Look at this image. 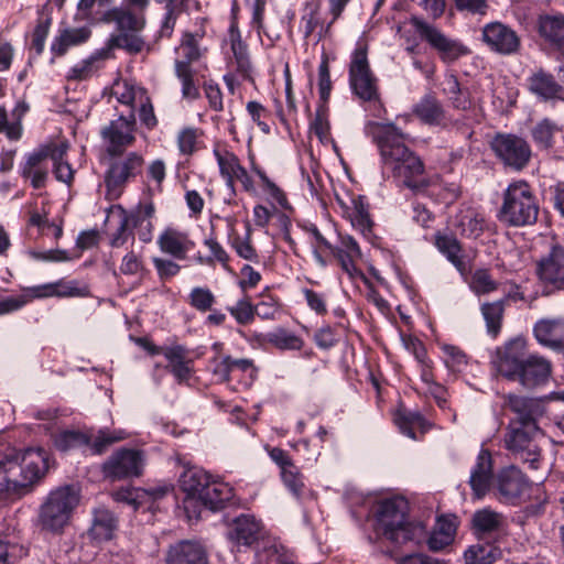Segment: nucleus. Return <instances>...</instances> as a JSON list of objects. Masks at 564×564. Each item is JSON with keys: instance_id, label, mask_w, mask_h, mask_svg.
Listing matches in <instances>:
<instances>
[{"instance_id": "obj_9", "label": "nucleus", "mask_w": 564, "mask_h": 564, "mask_svg": "<svg viewBox=\"0 0 564 564\" xmlns=\"http://www.w3.org/2000/svg\"><path fill=\"white\" fill-rule=\"evenodd\" d=\"M411 25L419 37L435 51L438 58L445 64H453L463 56L471 53L468 46L459 40L447 36L441 29L419 17H411Z\"/></svg>"}, {"instance_id": "obj_26", "label": "nucleus", "mask_w": 564, "mask_h": 564, "mask_svg": "<svg viewBox=\"0 0 564 564\" xmlns=\"http://www.w3.org/2000/svg\"><path fill=\"white\" fill-rule=\"evenodd\" d=\"M101 20L106 23H115L118 32L142 31L145 26V15L121 3L107 10Z\"/></svg>"}, {"instance_id": "obj_51", "label": "nucleus", "mask_w": 564, "mask_h": 564, "mask_svg": "<svg viewBox=\"0 0 564 564\" xmlns=\"http://www.w3.org/2000/svg\"><path fill=\"white\" fill-rule=\"evenodd\" d=\"M188 304L200 313L210 312L216 304V296L206 286H195L188 294Z\"/></svg>"}, {"instance_id": "obj_41", "label": "nucleus", "mask_w": 564, "mask_h": 564, "mask_svg": "<svg viewBox=\"0 0 564 564\" xmlns=\"http://www.w3.org/2000/svg\"><path fill=\"white\" fill-rule=\"evenodd\" d=\"M471 523L478 534L494 533L505 524V516L492 509L484 508L473 514Z\"/></svg>"}, {"instance_id": "obj_8", "label": "nucleus", "mask_w": 564, "mask_h": 564, "mask_svg": "<svg viewBox=\"0 0 564 564\" xmlns=\"http://www.w3.org/2000/svg\"><path fill=\"white\" fill-rule=\"evenodd\" d=\"M543 436L544 432L539 425H507L503 443L506 449L516 458L528 463L532 469H538L542 458V451L538 442Z\"/></svg>"}, {"instance_id": "obj_32", "label": "nucleus", "mask_w": 564, "mask_h": 564, "mask_svg": "<svg viewBox=\"0 0 564 564\" xmlns=\"http://www.w3.org/2000/svg\"><path fill=\"white\" fill-rule=\"evenodd\" d=\"M261 523L253 516L241 514L234 520L229 538L241 545H252L260 538Z\"/></svg>"}, {"instance_id": "obj_57", "label": "nucleus", "mask_w": 564, "mask_h": 564, "mask_svg": "<svg viewBox=\"0 0 564 564\" xmlns=\"http://www.w3.org/2000/svg\"><path fill=\"white\" fill-rule=\"evenodd\" d=\"M306 231L313 237L314 242L312 243L313 247V254L315 261L321 267H326L327 261L324 258V250H327L332 252L333 245L321 234L318 228L315 225H311L310 227H306Z\"/></svg>"}, {"instance_id": "obj_47", "label": "nucleus", "mask_w": 564, "mask_h": 564, "mask_svg": "<svg viewBox=\"0 0 564 564\" xmlns=\"http://www.w3.org/2000/svg\"><path fill=\"white\" fill-rule=\"evenodd\" d=\"M505 313V300H499L491 303H484L481 305V314L486 322L487 332L492 337L501 330L502 319Z\"/></svg>"}, {"instance_id": "obj_39", "label": "nucleus", "mask_w": 564, "mask_h": 564, "mask_svg": "<svg viewBox=\"0 0 564 564\" xmlns=\"http://www.w3.org/2000/svg\"><path fill=\"white\" fill-rule=\"evenodd\" d=\"M502 557V550L492 543L470 545L464 553L466 564H494Z\"/></svg>"}, {"instance_id": "obj_36", "label": "nucleus", "mask_w": 564, "mask_h": 564, "mask_svg": "<svg viewBox=\"0 0 564 564\" xmlns=\"http://www.w3.org/2000/svg\"><path fill=\"white\" fill-rule=\"evenodd\" d=\"M31 292L33 293L34 299H43L50 296L73 297L85 296L87 294L86 288H78L74 281H57L54 283L31 286Z\"/></svg>"}, {"instance_id": "obj_34", "label": "nucleus", "mask_w": 564, "mask_h": 564, "mask_svg": "<svg viewBox=\"0 0 564 564\" xmlns=\"http://www.w3.org/2000/svg\"><path fill=\"white\" fill-rule=\"evenodd\" d=\"M563 132V127L554 119L543 118L531 129V138L540 150H550L555 144V138Z\"/></svg>"}, {"instance_id": "obj_40", "label": "nucleus", "mask_w": 564, "mask_h": 564, "mask_svg": "<svg viewBox=\"0 0 564 564\" xmlns=\"http://www.w3.org/2000/svg\"><path fill=\"white\" fill-rule=\"evenodd\" d=\"M138 32L139 31H121L111 34L106 43V50L112 51L115 48H121L133 55L141 53L145 42L138 35Z\"/></svg>"}, {"instance_id": "obj_54", "label": "nucleus", "mask_w": 564, "mask_h": 564, "mask_svg": "<svg viewBox=\"0 0 564 564\" xmlns=\"http://www.w3.org/2000/svg\"><path fill=\"white\" fill-rule=\"evenodd\" d=\"M175 75L182 84V97L188 100H196L199 98V89L195 85L193 68L174 67Z\"/></svg>"}, {"instance_id": "obj_19", "label": "nucleus", "mask_w": 564, "mask_h": 564, "mask_svg": "<svg viewBox=\"0 0 564 564\" xmlns=\"http://www.w3.org/2000/svg\"><path fill=\"white\" fill-rule=\"evenodd\" d=\"M538 275L556 290H564V247L554 245L549 254L538 262Z\"/></svg>"}, {"instance_id": "obj_60", "label": "nucleus", "mask_w": 564, "mask_h": 564, "mask_svg": "<svg viewBox=\"0 0 564 564\" xmlns=\"http://www.w3.org/2000/svg\"><path fill=\"white\" fill-rule=\"evenodd\" d=\"M471 289L477 294H488L498 289V283L492 280L487 270H476L471 278Z\"/></svg>"}, {"instance_id": "obj_1", "label": "nucleus", "mask_w": 564, "mask_h": 564, "mask_svg": "<svg viewBox=\"0 0 564 564\" xmlns=\"http://www.w3.org/2000/svg\"><path fill=\"white\" fill-rule=\"evenodd\" d=\"M47 468L48 457L43 448H28L20 453L7 447L0 452V496L20 498L29 494Z\"/></svg>"}, {"instance_id": "obj_53", "label": "nucleus", "mask_w": 564, "mask_h": 564, "mask_svg": "<svg viewBox=\"0 0 564 564\" xmlns=\"http://www.w3.org/2000/svg\"><path fill=\"white\" fill-rule=\"evenodd\" d=\"M234 54L237 72L245 78H250L252 64L248 52V46L242 40L232 41L230 44Z\"/></svg>"}, {"instance_id": "obj_44", "label": "nucleus", "mask_w": 564, "mask_h": 564, "mask_svg": "<svg viewBox=\"0 0 564 564\" xmlns=\"http://www.w3.org/2000/svg\"><path fill=\"white\" fill-rule=\"evenodd\" d=\"M91 434V442L87 445L93 455H101L108 448L120 441L126 440L127 433L122 430L110 431L108 429L98 430L96 434Z\"/></svg>"}, {"instance_id": "obj_37", "label": "nucleus", "mask_w": 564, "mask_h": 564, "mask_svg": "<svg viewBox=\"0 0 564 564\" xmlns=\"http://www.w3.org/2000/svg\"><path fill=\"white\" fill-rule=\"evenodd\" d=\"M91 35V31L86 28L64 29L54 39L51 50L57 56L66 54L70 46H76L85 43Z\"/></svg>"}, {"instance_id": "obj_15", "label": "nucleus", "mask_w": 564, "mask_h": 564, "mask_svg": "<svg viewBox=\"0 0 564 564\" xmlns=\"http://www.w3.org/2000/svg\"><path fill=\"white\" fill-rule=\"evenodd\" d=\"M135 117L133 111L128 117L120 116L116 120H111L100 134L106 142V153L117 154L126 152L135 142Z\"/></svg>"}, {"instance_id": "obj_5", "label": "nucleus", "mask_w": 564, "mask_h": 564, "mask_svg": "<svg viewBox=\"0 0 564 564\" xmlns=\"http://www.w3.org/2000/svg\"><path fill=\"white\" fill-rule=\"evenodd\" d=\"M366 134L377 145L383 169L390 173L404 165L417 154L405 144V134L394 123L370 121L365 127Z\"/></svg>"}, {"instance_id": "obj_45", "label": "nucleus", "mask_w": 564, "mask_h": 564, "mask_svg": "<svg viewBox=\"0 0 564 564\" xmlns=\"http://www.w3.org/2000/svg\"><path fill=\"white\" fill-rule=\"evenodd\" d=\"M91 442L89 432L65 430L54 436V446L61 452L87 446Z\"/></svg>"}, {"instance_id": "obj_62", "label": "nucleus", "mask_w": 564, "mask_h": 564, "mask_svg": "<svg viewBox=\"0 0 564 564\" xmlns=\"http://www.w3.org/2000/svg\"><path fill=\"white\" fill-rule=\"evenodd\" d=\"M460 235L477 238L484 231V220L475 215H464L457 225Z\"/></svg>"}, {"instance_id": "obj_14", "label": "nucleus", "mask_w": 564, "mask_h": 564, "mask_svg": "<svg viewBox=\"0 0 564 564\" xmlns=\"http://www.w3.org/2000/svg\"><path fill=\"white\" fill-rule=\"evenodd\" d=\"M529 486L527 476L514 465L499 470L492 482L497 498L510 505H517Z\"/></svg>"}, {"instance_id": "obj_12", "label": "nucleus", "mask_w": 564, "mask_h": 564, "mask_svg": "<svg viewBox=\"0 0 564 564\" xmlns=\"http://www.w3.org/2000/svg\"><path fill=\"white\" fill-rule=\"evenodd\" d=\"M503 404L513 414L508 423L510 426L539 425L545 414L544 403L538 398L508 393L503 395Z\"/></svg>"}, {"instance_id": "obj_7", "label": "nucleus", "mask_w": 564, "mask_h": 564, "mask_svg": "<svg viewBox=\"0 0 564 564\" xmlns=\"http://www.w3.org/2000/svg\"><path fill=\"white\" fill-rule=\"evenodd\" d=\"M107 156L106 199L113 202L123 194L127 184L142 173L144 158L135 151L107 154Z\"/></svg>"}, {"instance_id": "obj_29", "label": "nucleus", "mask_w": 564, "mask_h": 564, "mask_svg": "<svg viewBox=\"0 0 564 564\" xmlns=\"http://www.w3.org/2000/svg\"><path fill=\"white\" fill-rule=\"evenodd\" d=\"M164 357L167 360L165 369L171 372L178 383L187 381L193 372V360L188 350L182 345L165 347Z\"/></svg>"}, {"instance_id": "obj_35", "label": "nucleus", "mask_w": 564, "mask_h": 564, "mask_svg": "<svg viewBox=\"0 0 564 564\" xmlns=\"http://www.w3.org/2000/svg\"><path fill=\"white\" fill-rule=\"evenodd\" d=\"M455 534L456 525L454 521L445 517H440L434 530L431 534L426 533V536L422 542L426 541L429 549L437 552L448 546L454 541Z\"/></svg>"}, {"instance_id": "obj_10", "label": "nucleus", "mask_w": 564, "mask_h": 564, "mask_svg": "<svg viewBox=\"0 0 564 564\" xmlns=\"http://www.w3.org/2000/svg\"><path fill=\"white\" fill-rule=\"evenodd\" d=\"M349 85L352 93L365 102H372L381 107L378 79L372 74L368 62L366 45H358L349 65Z\"/></svg>"}, {"instance_id": "obj_11", "label": "nucleus", "mask_w": 564, "mask_h": 564, "mask_svg": "<svg viewBox=\"0 0 564 564\" xmlns=\"http://www.w3.org/2000/svg\"><path fill=\"white\" fill-rule=\"evenodd\" d=\"M489 145L505 167L517 172L524 170L532 158L529 142L514 133L498 132L492 137Z\"/></svg>"}, {"instance_id": "obj_20", "label": "nucleus", "mask_w": 564, "mask_h": 564, "mask_svg": "<svg viewBox=\"0 0 564 564\" xmlns=\"http://www.w3.org/2000/svg\"><path fill=\"white\" fill-rule=\"evenodd\" d=\"M165 564H209L206 549L191 540L178 541L166 551Z\"/></svg>"}, {"instance_id": "obj_24", "label": "nucleus", "mask_w": 564, "mask_h": 564, "mask_svg": "<svg viewBox=\"0 0 564 564\" xmlns=\"http://www.w3.org/2000/svg\"><path fill=\"white\" fill-rule=\"evenodd\" d=\"M538 343L554 351H564V318H542L533 327Z\"/></svg>"}, {"instance_id": "obj_46", "label": "nucleus", "mask_w": 564, "mask_h": 564, "mask_svg": "<svg viewBox=\"0 0 564 564\" xmlns=\"http://www.w3.org/2000/svg\"><path fill=\"white\" fill-rule=\"evenodd\" d=\"M352 210L350 213L351 225L358 229L365 237L372 232V219L369 214V206L361 196L352 199Z\"/></svg>"}, {"instance_id": "obj_58", "label": "nucleus", "mask_w": 564, "mask_h": 564, "mask_svg": "<svg viewBox=\"0 0 564 564\" xmlns=\"http://www.w3.org/2000/svg\"><path fill=\"white\" fill-rule=\"evenodd\" d=\"M34 300L31 288H25L19 295L8 296L0 300V315L10 314L21 310Z\"/></svg>"}, {"instance_id": "obj_17", "label": "nucleus", "mask_w": 564, "mask_h": 564, "mask_svg": "<svg viewBox=\"0 0 564 564\" xmlns=\"http://www.w3.org/2000/svg\"><path fill=\"white\" fill-rule=\"evenodd\" d=\"M116 208L120 210L121 215H124L130 229L137 231L142 242L152 241L154 228L152 219L155 215V206L152 200L140 202L131 210H127L121 205H117Z\"/></svg>"}, {"instance_id": "obj_6", "label": "nucleus", "mask_w": 564, "mask_h": 564, "mask_svg": "<svg viewBox=\"0 0 564 564\" xmlns=\"http://www.w3.org/2000/svg\"><path fill=\"white\" fill-rule=\"evenodd\" d=\"M79 503V492L72 485L52 490L40 507L39 523L43 530L61 532Z\"/></svg>"}, {"instance_id": "obj_52", "label": "nucleus", "mask_w": 564, "mask_h": 564, "mask_svg": "<svg viewBox=\"0 0 564 564\" xmlns=\"http://www.w3.org/2000/svg\"><path fill=\"white\" fill-rule=\"evenodd\" d=\"M311 131L322 143L330 140V124L328 121V108L326 105H318L315 118L310 126Z\"/></svg>"}, {"instance_id": "obj_50", "label": "nucleus", "mask_w": 564, "mask_h": 564, "mask_svg": "<svg viewBox=\"0 0 564 564\" xmlns=\"http://www.w3.org/2000/svg\"><path fill=\"white\" fill-rule=\"evenodd\" d=\"M214 154L219 166L220 175L225 180L227 188H232V175L241 165L238 156L232 152L219 150H214Z\"/></svg>"}, {"instance_id": "obj_3", "label": "nucleus", "mask_w": 564, "mask_h": 564, "mask_svg": "<svg viewBox=\"0 0 564 564\" xmlns=\"http://www.w3.org/2000/svg\"><path fill=\"white\" fill-rule=\"evenodd\" d=\"M408 514L409 503L404 498L381 501L376 512L377 531L394 544H421L426 536V527L421 521H410Z\"/></svg>"}, {"instance_id": "obj_28", "label": "nucleus", "mask_w": 564, "mask_h": 564, "mask_svg": "<svg viewBox=\"0 0 564 564\" xmlns=\"http://www.w3.org/2000/svg\"><path fill=\"white\" fill-rule=\"evenodd\" d=\"M158 245L162 252L178 260H184L187 252L195 247V243L189 239L188 234L173 228H167L160 235Z\"/></svg>"}, {"instance_id": "obj_55", "label": "nucleus", "mask_w": 564, "mask_h": 564, "mask_svg": "<svg viewBox=\"0 0 564 564\" xmlns=\"http://www.w3.org/2000/svg\"><path fill=\"white\" fill-rule=\"evenodd\" d=\"M228 311L239 325H248L256 317L254 305L248 296L238 300L234 306L228 307Z\"/></svg>"}, {"instance_id": "obj_49", "label": "nucleus", "mask_w": 564, "mask_h": 564, "mask_svg": "<svg viewBox=\"0 0 564 564\" xmlns=\"http://www.w3.org/2000/svg\"><path fill=\"white\" fill-rule=\"evenodd\" d=\"M204 246L209 249L210 254L207 257L198 254L196 257L198 263L214 265L216 262H219L224 269L229 270V254L213 234L204 240Z\"/></svg>"}, {"instance_id": "obj_38", "label": "nucleus", "mask_w": 564, "mask_h": 564, "mask_svg": "<svg viewBox=\"0 0 564 564\" xmlns=\"http://www.w3.org/2000/svg\"><path fill=\"white\" fill-rule=\"evenodd\" d=\"M434 243L438 251L443 253L455 268L459 271L465 269L462 257V246L455 236L437 231L434 236Z\"/></svg>"}, {"instance_id": "obj_4", "label": "nucleus", "mask_w": 564, "mask_h": 564, "mask_svg": "<svg viewBox=\"0 0 564 564\" xmlns=\"http://www.w3.org/2000/svg\"><path fill=\"white\" fill-rule=\"evenodd\" d=\"M540 206L531 185L516 181L502 194L497 218L508 227H525L536 223Z\"/></svg>"}, {"instance_id": "obj_63", "label": "nucleus", "mask_w": 564, "mask_h": 564, "mask_svg": "<svg viewBox=\"0 0 564 564\" xmlns=\"http://www.w3.org/2000/svg\"><path fill=\"white\" fill-rule=\"evenodd\" d=\"M301 24L303 25L304 39H308L316 28L321 25L319 22V4H308L305 9V13L301 18Z\"/></svg>"}, {"instance_id": "obj_33", "label": "nucleus", "mask_w": 564, "mask_h": 564, "mask_svg": "<svg viewBox=\"0 0 564 564\" xmlns=\"http://www.w3.org/2000/svg\"><path fill=\"white\" fill-rule=\"evenodd\" d=\"M234 497L235 494L232 487L227 482L214 479L205 489L199 502L212 511H219L226 508Z\"/></svg>"}, {"instance_id": "obj_59", "label": "nucleus", "mask_w": 564, "mask_h": 564, "mask_svg": "<svg viewBox=\"0 0 564 564\" xmlns=\"http://www.w3.org/2000/svg\"><path fill=\"white\" fill-rule=\"evenodd\" d=\"M200 132L194 127L183 128L177 134L178 151L183 155H192L196 150L197 139Z\"/></svg>"}, {"instance_id": "obj_61", "label": "nucleus", "mask_w": 564, "mask_h": 564, "mask_svg": "<svg viewBox=\"0 0 564 564\" xmlns=\"http://www.w3.org/2000/svg\"><path fill=\"white\" fill-rule=\"evenodd\" d=\"M332 91V80L328 59L324 57L318 66V93H319V105H326L328 102Z\"/></svg>"}, {"instance_id": "obj_23", "label": "nucleus", "mask_w": 564, "mask_h": 564, "mask_svg": "<svg viewBox=\"0 0 564 564\" xmlns=\"http://www.w3.org/2000/svg\"><path fill=\"white\" fill-rule=\"evenodd\" d=\"M536 30L545 44L564 55V14L539 15Z\"/></svg>"}, {"instance_id": "obj_21", "label": "nucleus", "mask_w": 564, "mask_h": 564, "mask_svg": "<svg viewBox=\"0 0 564 564\" xmlns=\"http://www.w3.org/2000/svg\"><path fill=\"white\" fill-rule=\"evenodd\" d=\"M214 478L207 471L198 467H191L184 470L181 475L180 484L183 491L186 494L184 501L185 510L188 511L191 506H194L200 500L207 486L213 482Z\"/></svg>"}, {"instance_id": "obj_2", "label": "nucleus", "mask_w": 564, "mask_h": 564, "mask_svg": "<svg viewBox=\"0 0 564 564\" xmlns=\"http://www.w3.org/2000/svg\"><path fill=\"white\" fill-rule=\"evenodd\" d=\"M492 366L501 377L528 390L546 383L552 373L551 361L538 355H528L527 343L520 337L497 348Z\"/></svg>"}, {"instance_id": "obj_30", "label": "nucleus", "mask_w": 564, "mask_h": 564, "mask_svg": "<svg viewBox=\"0 0 564 564\" xmlns=\"http://www.w3.org/2000/svg\"><path fill=\"white\" fill-rule=\"evenodd\" d=\"M413 115L425 124L448 128V120L443 105L433 95H425L415 104Z\"/></svg>"}, {"instance_id": "obj_27", "label": "nucleus", "mask_w": 564, "mask_h": 564, "mask_svg": "<svg viewBox=\"0 0 564 564\" xmlns=\"http://www.w3.org/2000/svg\"><path fill=\"white\" fill-rule=\"evenodd\" d=\"M494 478L491 456L489 452L481 451L469 478V485L474 495L477 498H482L490 489Z\"/></svg>"}, {"instance_id": "obj_22", "label": "nucleus", "mask_w": 564, "mask_h": 564, "mask_svg": "<svg viewBox=\"0 0 564 564\" xmlns=\"http://www.w3.org/2000/svg\"><path fill=\"white\" fill-rule=\"evenodd\" d=\"M205 36L203 30L195 32L185 31L182 34L180 45L176 52L180 54V58L175 59L174 67L192 68V64L203 58L208 48L202 45V41Z\"/></svg>"}, {"instance_id": "obj_56", "label": "nucleus", "mask_w": 564, "mask_h": 564, "mask_svg": "<svg viewBox=\"0 0 564 564\" xmlns=\"http://www.w3.org/2000/svg\"><path fill=\"white\" fill-rule=\"evenodd\" d=\"M281 478L285 487L295 496L301 497L305 488L304 477L295 464L281 470Z\"/></svg>"}, {"instance_id": "obj_64", "label": "nucleus", "mask_w": 564, "mask_h": 564, "mask_svg": "<svg viewBox=\"0 0 564 564\" xmlns=\"http://www.w3.org/2000/svg\"><path fill=\"white\" fill-rule=\"evenodd\" d=\"M119 270L124 275H140V276H142L147 272V270L144 268V264H143V261L133 251L128 252L122 258V261H121Z\"/></svg>"}, {"instance_id": "obj_42", "label": "nucleus", "mask_w": 564, "mask_h": 564, "mask_svg": "<svg viewBox=\"0 0 564 564\" xmlns=\"http://www.w3.org/2000/svg\"><path fill=\"white\" fill-rule=\"evenodd\" d=\"M394 422L401 433L413 440H416L415 427L424 433L430 426L425 417L417 411L399 410L395 414Z\"/></svg>"}, {"instance_id": "obj_18", "label": "nucleus", "mask_w": 564, "mask_h": 564, "mask_svg": "<svg viewBox=\"0 0 564 564\" xmlns=\"http://www.w3.org/2000/svg\"><path fill=\"white\" fill-rule=\"evenodd\" d=\"M395 167L397 170L391 173L393 178L414 193H422L432 184L431 178L424 173L425 165L419 155Z\"/></svg>"}, {"instance_id": "obj_31", "label": "nucleus", "mask_w": 564, "mask_h": 564, "mask_svg": "<svg viewBox=\"0 0 564 564\" xmlns=\"http://www.w3.org/2000/svg\"><path fill=\"white\" fill-rule=\"evenodd\" d=\"M340 246H333L332 254L338 261L341 269L350 276L359 273L356 260L361 258V250L351 236H339Z\"/></svg>"}, {"instance_id": "obj_16", "label": "nucleus", "mask_w": 564, "mask_h": 564, "mask_svg": "<svg viewBox=\"0 0 564 564\" xmlns=\"http://www.w3.org/2000/svg\"><path fill=\"white\" fill-rule=\"evenodd\" d=\"M481 39L487 47L499 55H516L521 50V39L509 25L490 22L482 28Z\"/></svg>"}, {"instance_id": "obj_43", "label": "nucleus", "mask_w": 564, "mask_h": 564, "mask_svg": "<svg viewBox=\"0 0 564 564\" xmlns=\"http://www.w3.org/2000/svg\"><path fill=\"white\" fill-rule=\"evenodd\" d=\"M117 529V520L113 514L106 509L95 511L93 525L90 528L91 536L97 541H108L112 539Z\"/></svg>"}, {"instance_id": "obj_13", "label": "nucleus", "mask_w": 564, "mask_h": 564, "mask_svg": "<svg viewBox=\"0 0 564 564\" xmlns=\"http://www.w3.org/2000/svg\"><path fill=\"white\" fill-rule=\"evenodd\" d=\"M143 459L140 451L121 448L111 454L102 464L105 478L122 480L139 477L142 474Z\"/></svg>"}, {"instance_id": "obj_25", "label": "nucleus", "mask_w": 564, "mask_h": 564, "mask_svg": "<svg viewBox=\"0 0 564 564\" xmlns=\"http://www.w3.org/2000/svg\"><path fill=\"white\" fill-rule=\"evenodd\" d=\"M528 87L543 101H564V86L543 69H539L528 78Z\"/></svg>"}, {"instance_id": "obj_48", "label": "nucleus", "mask_w": 564, "mask_h": 564, "mask_svg": "<svg viewBox=\"0 0 564 564\" xmlns=\"http://www.w3.org/2000/svg\"><path fill=\"white\" fill-rule=\"evenodd\" d=\"M267 341L280 350H301L304 340L284 328H278L267 334Z\"/></svg>"}]
</instances>
